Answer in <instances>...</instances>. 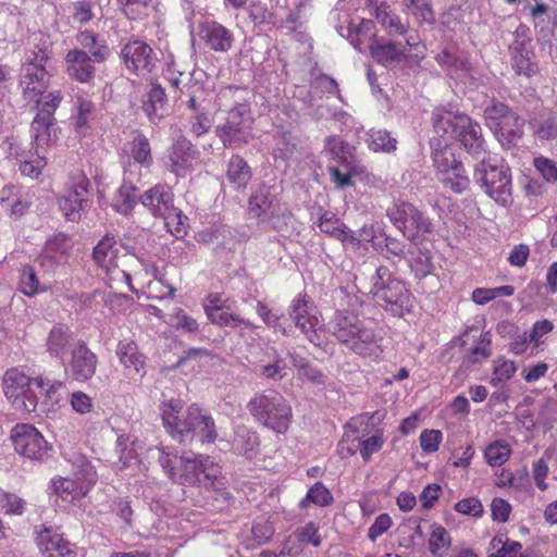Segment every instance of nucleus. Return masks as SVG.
<instances>
[{
    "label": "nucleus",
    "instance_id": "f257e3e1",
    "mask_svg": "<svg viewBox=\"0 0 557 557\" xmlns=\"http://www.w3.org/2000/svg\"><path fill=\"white\" fill-rule=\"evenodd\" d=\"M329 329L339 343L358 356L370 361L382 358L381 341L356 314L345 310L336 311L329 322Z\"/></svg>",
    "mask_w": 557,
    "mask_h": 557
},
{
    "label": "nucleus",
    "instance_id": "f03ea898",
    "mask_svg": "<svg viewBox=\"0 0 557 557\" xmlns=\"http://www.w3.org/2000/svg\"><path fill=\"white\" fill-rule=\"evenodd\" d=\"M159 453V463L175 483L182 485L213 483L220 473L219 466L209 456L185 453L178 457L164 447H160Z\"/></svg>",
    "mask_w": 557,
    "mask_h": 557
},
{
    "label": "nucleus",
    "instance_id": "7ed1b4c3",
    "mask_svg": "<svg viewBox=\"0 0 557 557\" xmlns=\"http://www.w3.org/2000/svg\"><path fill=\"white\" fill-rule=\"evenodd\" d=\"M385 417L384 412L362 413L351 418L344 426L345 432L341 442L350 443L346 448L347 456L359 451L364 461H369L373 454L379 453L384 443V430L380 426Z\"/></svg>",
    "mask_w": 557,
    "mask_h": 557
},
{
    "label": "nucleus",
    "instance_id": "20e7f679",
    "mask_svg": "<svg viewBox=\"0 0 557 557\" xmlns=\"http://www.w3.org/2000/svg\"><path fill=\"white\" fill-rule=\"evenodd\" d=\"M247 409L257 423L278 434H284L292 423V406L274 388L255 393L247 404Z\"/></svg>",
    "mask_w": 557,
    "mask_h": 557
},
{
    "label": "nucleus",
    "instance_id": "39448f33",
    "mask_svg": "<svg viewBox=\"0 0 557 557\" xmlns=\"http://www.w3.org/2000/svg\"><path fill=\"white\" fill-rule=\"evenodd\" d=\"M370 294L380 306L394 315L401 317L413 307V298L405 283L384 265L379 267L371 277Z\"/></svg>",
    "mask_w": 557,
    "mask_h": 557
},
{
    "label": "nucleus",
    "instance_id": "423d86ee",
    "mask_svg": "<svg viewBox=\"0 0 557 557\" xmlns=\"http://www.w3.org/2000/svg\"><path fill=\"white\" fill-rule=\"evenodd\" d=\"M73 478H54L50 487L65 502H75L85 497L97 482V472L90 461L79 453L69 457Z\"/></svg>",
    "mask_w": 557,
    "mask_h": 557
},
{
    "label": "nucleus",
    "instance_id": "0eeeda50",
    "mask_svg": "<svg viewBox=\"0 0 557 557\" xmlns=\"http://www.w3.org/2000/svg\"><path fill=\"white\" fill-rule=\"evenodd\" d=\"M474 178L495 202L503 207L511 203V173L503 162L483 159L475 168Z\"/></svg>",
    "mask_w": 557,
    "mask_h": 557
},
{
    "label": "nucleus",
    "instance_id": "6e6552de",
    "mask_svg": "<svg viewBox=\"0 0 557 557\" xmlns=\"http://www.w3.org/2000/svg\"><path fill=\"white\" fill-rule=\"evenodd\" d=\"M45 379H32L21 370L13 368L5 372L3 391L13 408L21 412H34L38 405L37 388H44Z\"/></svg>",
    "mask_w": 557,
    "mask_h": 557
},
{
    "label": "nucleus",
    "instance_id": "1a4fd4ad",
    "mask_svg": "<svg viewBox=\"0 0 557 557\" xmlns=\"http://www.w3.org/2000/svg\"><path fill=\"white\" fill-rule=\"evenodd\" d=\"M289 318L295 326L314 346L323 347L326 344V331L321 313L306 294H298L288 307Z\"/></svg>",
    "mask_w": 557,
    "mask_h": 557
},
{
    "label": "nucleus",
    "instance_id": "9d476101",
    "mask_svg": "<svg viewBox=\"0 0 557 557\" xmlns=\"http://www.w3.org/2000/svg\"><path fill=\"white\" fill-rule=\"evenodd\" d=\"M432 159L436 175L446 188L457 194L469 188V176L450 148H443L441 143L432 141Z\"/></svg>",
    "mask_w": 557,
    "mask_h": 557
},
{
    "label": "nucleus",
    "instance_id": "9b49d317",
    "mask_svg": "<svg viewBox=\"0 0 557 557\" xmlns=\"http://www.w3.org/2000/svg\"><path fill=\"white\" fill-rule=\"evenodd\" d=\"M391 222L411 242L431 232V222L416 207L405 201L394 202L386 211Z\"/></svg>",
    "mask_w": 557,
    "mask_h": 557
},
{
    "label": "nucleus",
    "instance_id": "f8f14e48",
    "mask_svg": "<svg viewBox=\"0 0 557 557\" xmlns=\"http://www.w3.org/2000/svg\"><path fill=\"white\" fill-rule=\"evenodd\" d=\"M94 260L108 275L111 283H124L131 286V275L122 268L126 255L120 256L117 242L112 235H106L94 248Z\"/></svg>",
    "mask_w": 557,
    "mask_h": 557
},
{
    "label": "nucleus",
    "instance_id": "ddd939ff",
    "mask_svg": "<svg viewBox=\"0 0 557 557\" xmlns=\"http://www.w3.org/2000/svg\"><path fill=\"white\" fill-rule=\"evenodd\" d=\"M14 450L30 460L44 461L50 456L52 445L33 425L18 423L11 431Z\"/></svg>",
    "mask_w": 557,
    "mask_h": 557
},
{
    "label": "nucleus",
    "instance_id": "4468645a",
    "mask_svg": "<svg viewBox=\"0 0 557 557\" xmlns=\"http://www.w3.org/2000/svg\"><path fill=\"white\" fill-rule=\"evenodd\" d=\"M251 117L247 104H237L227 113L226 122L216 127V135L224 147L238 148L251 137Z\"/></svg>",
    "mask_w": 557,
    "mask_h": 557
},
{
    "label": "nucleus",
    "instance_id": "2eb2a0df",
    "mask_svg": "<svg viewBox=\"0 0 557 557\" xmlns=\"http://www.w3.org/2000/svg\"><path fill=\"white\" fill-rule=\"evenodd\" d=\"M0 149L7 158L15 160L21 174L29 178H37L47 165L46 157L36 149H26L18 136L7 137Z\"/></svg>",
    "mask_w": 557,
    "mask_h": 557
},
{
    "label": "nucleus",
    "instance_id": "dca6fc26",
    "mask_svg": "<svg viewBox=\"0 0 557 557\" xmlns=\"http://www.w3.org/2000/svg\"><path fill=\"white\" fill-rule=\"evenodd\" d=\"M49 59L47 52L40 49L27 57L21 70L20 85L26 99L33 100L41 96L48 87V73L45 63Z\"/></svg>",
    "mask_w": 557,
    "mask_h": 557
},
{
    "label": "nucleus",
    "instance_id": "f3484780",
    "mask_svg": "<svg viewBox=\"0 0 557 557\" xmlns=\"http://www.w3.org/2000/svg\"><path fill=\"white\" fill-rule=\"evenodd\" d=\"M180 431V437L175 440L181 443L193 438H198L201 443H213L218 437L212 417L196 404L188 407Z\"/></svg>",
    "mask_w": 557,
    "mask_h": 557
},
{
    "label": "nucleus",
    "instance_id": "a211bd4d",
    "mask_svg": "<svg viewBox=\"0 0 557 557\" xmlns=\"http://www.w3.org/2000/svg\"><path fill=\"white\" fill-rule=\"evenodd\" d=\"M89 180L84 174L73 176L64 194L58 199L60 210L66 220L79 221L88 202Z\"/></svg>",
    "mask_w": 557,
    "mask_h": 557
},
{
    "label": "nucleus",
    "instance_id": "6ab92c4d",
    "mask_svg": "<svg viewBox=\"0 0 557 557\" xmlns=\"http://www.w3.org/2000/svg\"><path fill=\"white\" fill-rule=\"evenodd\" d=\"M36 545L42 557H77V547L57 529L41 524L35 528Z\"/></svg>",
    "mask_w": 557,
    "mask_h": 557
},
{
    "label": "nucleus",
    "instance_id": "aec40b11",
    "mask_svg": "<svg viewBox=\"0 0 557 557\" xmlns=\"http://www.w3.org/2000/svg\"><path fill=\"white\" fill-rule=\"evenodd\" d=\"M122 58L129 71L141 76L149 74L156 64L151 47L140 40L126 44L122 49Z\"/></svg>",
    "mask_w": 557,
    "mask_h": 557
},
{
    "label": "nucleus",
    "instance_id": "412c9836",
    "mask_svg": "<svg viewBox=\"0 0 557 557\" xmlns=\"http://www.w3.org/2000/svg\"><path fill=\"white\" fill-rule=\"evenodd\" d=\"M249 214L259 222L269 223L282 213L276 195L268 186L259 187L249 198Z\"/></svg>",
    "mask_w": 557,
    "mask_h": 557
},
{
    "label": "nucleus",
    "instance_id": "4be33fe9",
    "mask_svg": "<svg viewBox=\"0 0 557 557\" xmlns=\"http://www.w3.org/2000/svg\"><path fill=\"white\" fill-rule=\"evenodd\" d=\"M98 358L83 341H78L71 349L69 370L71 376L78 382H86L94 376Z\"/></svg>",
    "mask_w": 557,
    "mask_h": 557
},
{
    "label": "nucleus",
    "instance_id": "5701e85b",
    "mask_svg": "<svg viewBox=\"0 0 557 557\" xmlns=\"http://www.w3.org/2000/svg\"><path fill=\"white\" fill-rule=\"evenodd\" d=\"M374 16L391 36H404L406 47L419 48L420 41L417 33L401 23L399 16L391 10L388 4L381 2L375 5Z\"/></svg>",
    "mask_w": 557,
    "mask_h": 557
},
{
    "label": "nucleus",
    "instance_id": "b1692460",
    "mask_svg": "<svg viewBox=\"0 0 557 557\" xmlns=\"http://www.w3.org/2000/svg\"><path fill=\"white\" fill-rule=\"evenodd\" d=\"M197 160V151L193 148L191 143L185 137L175 140L169 150L166 168L176 176H186Z\"/></svg>",
    "mask_w": 557,
    "mask_h": 557
},
{
    "label": "nucleus",
    "instance_id": "393cba45",
    "mask_svg": "<svg viewBox=\"0 0 557 557\" xmlns=\"http://www.w3.org/2000/svg\"><path fill=\"white\" fill-rule=\"evenodd\" d=\"M467 114L453 112L442 108L435 109L432 114L433 128L437 137H433L430 141H437L442 144V147H448V143L455 139L457 133L461 126V117H466Z\"/></svg>",
    "mask_w": 557,
    "mask_h": 557
},
{
    "label": "nucleus",
    "instance_id": "a878e982",
    "mask_svg": "<svg viewBox=\"0 0 557 557\" xmlns=\"http://www.w3.org/2000/svg\"><path fill=\"white\" fill-rule=\"evenodd\" d=\"M72 248L73 240L69 235L64 233L54 234L47 239L40 255V262L48 269L63 264L67 261Z\"/></svg>",
    "mask_w": 557,
    "mask_h": 557
},
{
    "label": "nucleus",
    "instance_id": "bb28decb",
    "mask_svg": "<svg viewBox=\"0 0 557 557\" xmlns=\"http://www.w3.org/2000/svg\"><path fill=\"white\" fill-rule=\"evenodd\" d=\"M115 354L127 375H137L141 379L146 374V357L139 351L135 342L120 341Z\"/></svg>",
    "mask_w": 557,
    "mask_h": 557
},
{
    "label": "nucleus",
    "instance_id": "cd10ccee",
    "mask_svg": "<svg viewBox=\"0 0 557 557\" xmlns=\"http://www.w3.org/2000/svg\"><path fill=\"white\" fill-rule=\"evenodd\" d=\"M140 201L154 216H164L173 212L174 196L171 187L168 185L157 184L152 188L145 191L140 197Z\"/></svg>",
    "mask_w": 557,
    "mask_h": 557
},
{
    "label": "nucleus",
    "instance_id": "c85d7f7f",
    "mask_svg": "<svg viewBox=\"0 0 557 557\" xmlns=\"http://www.w3.org/2000/svg\"><path fill=\"white\" fill-rule=\"evenodd\" d=\"M200 37L213 51L226 52L231 49L234 37L230 29L215 21L200 24Z\"/></svg>",
    "mask_w": 557,
    "mask_h": 557
},
{
    "label": "nucleus",
    "instance_id": "c756f323",
    "mask_svg": "<svg viewBox=\"0 0 557 557\" xmlns=\"http://www.w3.org/2000/svg\"><path fill=\"white\" fill-rule=\"evenodd\" d=\"M66 72L70 77L88 83L95 75L94 58L87 51L72 49L65 55Z\"/></svg>",
    "mask_w": 557,
    "mask_h": 557
},
{
    "label": "nucleus",
    "instance_id": "7c9ffc66",
    "mask_svg": "<svg viewBox=\"0 0 557 557\" xmlns=\"http://www.w3.org/2000/svg\"><path fill=\"white\" fill-rule=\"evenodd\" d=\"M288 363L278 351L271 347L256 366V373L268 381H281L288 374Z\"/></svg>",
    "mask_w": 557,
    "mask_h": 557
},
{
    "label": "nucleus",
    "instance_id": "2f4dec72",
    "mask_svg": "<svg viewBox=\"0 0 557 557\" xmlns=\"http://www.w3.org/2000/svg\"><path fill=\"white\" fill-rule=\"evenodd\" d=\"M455 138L458 139L465 149L473 156H480L484 151L482 128L480 124L474 122L468 115H466V117H461V126Z\"/></svg>",
    "mask_w": 557,
    "mask_h": 557
},
{
    "label": "nucleus",
    "instance_id": "473e14b6",
    "mask_svg": "<svg viewBox=\"0 0 557 557\" xmlns=\"http://www.w3.org/2000/svg\"><path fill=\"white\" fill-rule=\"evenodd\" d=\"M370 55L385 67L395 69L406 60L407 52L401 45L380 40Z\"/></svg>",
    "mask_w": 557,
    "mask_h": 557
},
{
    "label": "nucleus",
    "instance_id": "72a5a7b5",
    "mask_svg": "<svg viewBox=\"0 0 557 557\" xmlns=\"http://www.w3.org/2000/svg\"><path fill=\"white\" fill-rule=\"evenodd\" d=\"M73 333L71 329L63 324L54 325L48 334L46 346L50 356L63 359L65 354L72 347Z\"/></svg>",
    "mask_w": 557,
    "mask_h": 557
},
{
    "label": "nucleus",
    "instance_id": "f704fd0d",
    "mask_svg": "<svg viewBox=\"0 0 557 557\" xmlns=\"http://www.w3.org/2000/svg\"><path fill=\"white\" fill-rule=\"evenodd\" d=\"M350 42L361 53L371 54L374 46L380 39L375 33V25L370 20H361L356 28L349 34Z\"/></svg>",
    "mask_w": 557,
    "mask_h": 557
},
{
    "label": "nucleus",
    "instance_id": "c9c22d12",
    "mask_svg": "<svg viewBox=\"0 0 557 557\" xmlns=\"http://www.w3.org/2000/svg\"><path fill=\"white\" fill-rule=\"evenodd\" d=\"M55 119L44 117V115H37L34 117L30 125V137L32 145L35 149L42 153V150L49 146L51 140L55 137L54 128Z\"/></svg>",
    "mask_w": 557,
    "mask_h": 557
},
{
    "label": "nucleus",
    "instance_id": "e433bc0d",
    "mask_svg": "<svg viewBox=\"0 0 557 557\" xmlns=\"http://www.w3.org/2000/svg\"><path fill=\"white\" fill-rule=\"evenodd\" d=\"M183 409V401L181 399H169L162 401L160 405V412L164 428L175 440V437H180L181 424L184 418H181V412Z\"/></svg>",
    "mask_w": 557,
    "mask_h": 557
},
{
    "label": "nucleus",
    "instance_id": "4c0bfd02",
    "mask_svg": "<svg viewBox=\"0 0 557 557\" xmlns=\"http://www.w3.org/2000/svg\"><path fill=\"white\" fill-rule=\"evenodd\" d=\"M512 67L518 75L532 77L539 73L535 54L523 42L518 44L512 52Z\"/></svg>",
    "mask_w": 557,
    "mask_h": 557
},
{
    "label": "nucleus",
    "instance_id": "58836bf2",
    "mask_svg": "<svg viewBox=\"0 0 557 557\" xmlns=\"http://www.w3.org/2000/svg\"><path fill=\"white\" fill-rule=\"evenodd\" d=\"M232 447L237 454L252 458L259 447L258 434L244 425L237 426Z\"/></svg>",
    "mask_w": 557,
    "mask_h": 557
},
{
    "label": "nucleus",
    "instance_id": "ea45409f",
    "mask_svg": "<svg viewBox=\"0 0 557 557\" xmlns=\"http://www.w3.org/2000/svg\"><path fill=\"white\" fill-rule=\"evenodd\" d=\"M449 532L438 523H432L428 539V549L433 557H447L451 547Z\"/></svg>",
    "mask_w": 557,
    "mask_h": 557
},
{
    "label": "nucleus",
    "instance_id": "a19ab883",
    "mask_svg": "<svg viewBox=\"0 0 557 557\" xmlns=\"http://www.w3.org/2000/svg\"><path fill=\"white\" fill-rule=\"evenodd\" d=\"M324 152L327 153L333 161L331 164L357 162L355 148L342 140L338 136H329L325 138Z\"/></svg>",
    "mask_w": 557,
    "mask_h": 557
},
{
    "label": "nucleus",
    "instance_id": "79ce46f5",
    "mask_svg": "<svg viewBox=\"0 0 557 557\" xmlns=\"http://www.w3.org/2000/svg\"><path fill=\"white\" fill-rule=\"evenodd\" d=\"M483 116L486 126L494 132L498 129L504 120H516V112H513L506 103L497 100H492L486 104L483 111Z\"/></svg>",
    "mask_w": 557,
    "mask_h": 557
},
{
    "label": "nucleus",
    "instance_id": "37998d69",
    "mask_svg": "<svg viewBox=\"0 0 557 557\" xmlns=\"http://www.w3.org/2000/svg\"><path fill=\"white\" fill-rule=\"evenodd\" d=\"M226 177L236 189H244L251 178L250 168L242 157L233 156L227 164Z\"/></svg>",
    "mask_w": 557,
    "mask_h": 557
},
{
    "label": "nucleus",
    "instance_id": "c03bdc74",
    "mask_svg": "<svg viewBox=\"0 0 557 557\" xmlns=\"http://www.w3.org/2000/svg\"><path fill=\"white\" fill-rule=\"evenodd\" d=\"M368 148L373 152L393 153L397 149V139L386 129H370L367 133Z\"/></svg>",
    "mask_w": 557,
    "mask_h": 557
},
{
    "label": "nucleus",
    "instance_id": "a18cd8bd",
    "mask_svg": "<svg viewBox=\"0 0 557 557\" xmlns=\"http://www.w3.org/2000/svg\"><path fill=\"white\" fill-rule=\"evenodd\" d=\"M524 120L516 113V120H504L493 133L503 146L515 145L523 135Z\"/></svg>",
    "mask_w": 557,
    "mask_h": 557
},
{
    "label": "nucleus",
    "instance_id": "49530a36",
    "mask_svg": "<svg viewBox=\"0 0 557 557\" xmlns=\"http://www.w3.org/2000/svg\"><path fill=\"white\" fill-rule=\"evenodd\" d=\"M533 134L541 140H549L557 136V119L552 112H543L530 122Z\"/></svg>",
    "mask_w": 557,
    "mask_h": 557
},
{
    "label": "nucleus",
    "instance_id": "de8ad7c7",
    "mask_svg": "<svg viewBox=\"0 0 557 557\" xmlns=\"http://www.w3.org/2000/svg\"><path fill=\"white\" fill-rule=\"evenodd\" d=\"M125 151L129 154V157L141 166H150L152 163V156L150 144L147 137L138 134L134 137V139L128 144Z\"/></svg>",
    "mask_w": 557,
    "mask_h": 557
},
{
    "label": "nucleus",
    "instance_id": "09e8293b",
    "mask_svg": "<svg viewBox=\"0 0 557 557\" xmlns=\"http://www.w3.org/2000/svg\"><path fill=\"white\" fill-rule=\"evenodd\" d=\"M329 172L337 188L350 187L354 185L352 176L358 173V164L357 162L330 164Z\"/></svg>",
    "mask_w": 557,
    "mask_h": 557
},
{
    "label": "nucleus",
    "instance_id": "8fccbe9b",
    "mask_svg": "<svg viewBox=\"0 0 557 557\" xmlns=\"http://www.w3.org/2000/svg\"><path fill=\"white\" fill-rule=\"evenodd\" d=\"M137 201L136 188L131 183H123L117 189L113 200V209L122 214H128Z\"/></svg>",
    "mask_w": 557,
    "mask_h": 557
},
{
    "label": "nucleus",
    "instance_id": "3c124183",
    "mask_svg": "<svg viewBox=\"0 0 557 557\" xmlns=\"http://www.w3.org/2000/svg\"><path fill=\"white\" fill-rule=\"evenodd\" d=\"M165 94L160 86H152L144 102V110L150 121L156 122L164 114Z\"/></svg>",
    "mask_w": 557,
    "mask_h": 557
},
{
    "label": "nucleus",
    "instance_id": "603ef678",
    "mask_svg": "<svg viewBox=\"0 0 557 557\" xmlns=\"http://www.w3.org/2000/svg\"><path fill=\"white\" fill-rule=\"evenodd\" d=\"M77 42L82 46V50L88 52L94 61L102 62L109 54V49L104 44H100L91 32L85 30L77 35Z\"/></svg>",
    "mask_w": 557,
    "mask_h": 557
},
{
    "label": "nucleus",
    "instance_id": "864d4df0",
    "mask_svg": "<svg viewBox=\"0 0 557 557\" xmlns=\"http://www.w3.org/2000/svg\"><path fill=\"white\" fill-rule=\"evenodd\" d=\"M334 502L333 495L330 490L322 483H314L307 492L306 496L299 502L300 508H306L310 504L326 507Z\"/></svg>",
    "mask_w": 557,
    "mask_h": 557
},
{
    "label": "nucleus",
    "instance_id": "5fc2aeb1",
    "mask_svg": "<svg viewBox=\"0 0 557 557\" xmlns=\"http://www.w3.org/2000/svg\"><path fill=\"white\" fill-rule=\"evenodd\" d=\"M18 290L25 296L33 297L47 288L40 284L33 267L24 265L20 271Z\"/></svg>",
    "mask_w": 557,
    "mask_h": 557
},
{
    "label": "nucleus",
    "instance_id": "6e6d98bb",
    "mask_svg": "<svg viewBox=\"0 0 557 557\" xmlns=\"http://www.w3.org/2000/svg\"><path fill=\"white\" fill-rule=\"evenodd\" d=\"M511 455V447L505 441H495L486 446L484 457L491 467L503 466Z\"/></svg>",
    "mask_w": 557,
    "mask_h": 557
},
{
    "label": "nucleus",
    "instance_id": "4d7b16f0",
    "mask_svg": "<svg viewBox=\"0 0 557 557\" xmlns=\"http://www.w3.org/2000/svg\"><path fill=\"white\" fill-rule=\"evenodd\" d=\"M208 319L220 326H230V327H244L251 329L253 327L252 323L248 320L243 319L238 314L230 312V309H221L215 313H209Z\"/></svg>",
    "mask_w": 557,
    "mask_h": 557
},
{
    "label": "nucleus",
    "instance_id": "13d9d810",
    "mask_svg": "<svg viewBox=\"0 0 557 557\" xmlns=\"http://www.w3.org/2000/svg\"><path fill=\"white\" fill-rule=\"evenodd\" d=\"M123 13L129 20H143L149 15L151 0H119Z\"/></svg>",
    "mask_w": 557,
    "mask_h": 557
},
{
    "label": "nucleus",
    "instance_id": "bf43d9fd",
    "mask_svg": "<svg viewBox=\"0 0 557 557\" xmlns=\"http://www.w3.org/2000/svg\"><path fill=\"white\" fill-rule=\"evenodd\" d=\"M62 100V94L59 90L51 91L44 96V94L37 99H33L32 101H35L37 104V115H44V117H47L49 115V119H54V112L60 106Z\"/></svg>",
    "mask_w": 557,
    "mask_h": 557
},
{
    "label": "nucleus",
    "instance_id": "052dcab7",
    "mask_svg": "<svg viewBox=\"0 0 557 557\" xmlns=\"http://www.w3.org/2000/svg\"><path fill=\"white\" fill-rule=\"evenodd\" d=\"M409 264L418 278L428 276L434 270L431 253L428 250L419 249L418 252L410 258Z\"/></svg>",
    "mask_w": 557,
    "mask_h": 557
},
{
    "label": "nucleus",
    "instance_id": "680f3d73",
    "mask_svg": "<svg viewBox=\"0 0 557 557\" xmlns=\"http://www.w3.org/2000/svg\"><path fill=\"white\" fill-rule=\"evenodd\" d=\"M517 364L512 360L497 359L494 361V369L491 379L493 386H498L502 383L510 380L517 372Z\"/></svg>",
    "mask_w": 557,
    "mask_h": 557
},
{
    "label": "nucleus",
    "instance_id": "e2e57ef3",
    "mask_svg": "<svg viewBox=\"0 0 557 557\" xmlns=\"http://www.w3.org/2000/svg\"><path fill=\"white\" fill-rule=\"evenodd\" d=\"M318 226L321 232L336 238L341 239L347 226L337 219L333 213H324L320 216Z\"/></svg>",
    "mask_w": 557,
    "mask_h": 557
},
{
    "label": "nucleus",
    "instance_id": "0e129e2a",
    "mask_svg": "<svg viewBox=\"0 0 557 557\" xmlns=\"http://www.w3.org/2000/svg\"><path fill=\"white\" fill-rule=\"evenodd\" d=\"M164 224L169 232L177 238H181L186 233L187 216L183 215L182 211L173 208V212L162 216Z\"/></svg>",
    "mask_w": 557,
    "mask_h": 557
},
{
    "label": "nucleus",
    "instance_id": "69168bd1",
    "mask_svg": "<svg viewBox=\"0 0 557 557\" xmlns=\"http://www.w3.org/2000/svg\"><path fill=\"white\" fill-rule=\"evenodd\" d=\"M339 240L344 249L349 253L362 257L368 252V245L348 227L345 230Z\"/></svg>",
    "mask_w": 557,
    "mask_h": 557
},
{
    "label": "nucleus",
    "instance_id": "338daca9",
    "mask_svg": "<svg viewBox=\"0 0 557 557\" xmlns=\"http://www.w3.org/2000/svg\"><path fill=\"white\" fill-rule=\"evenodd\" d=\"M406 8L418 21L431 23L434 14L429 0H405Z\"/></svg>",
    "mask_w": 557,
    "mask_h": 557
},
{
    "label": "nucleus",
    "instance_id": "774afa93",
    "mask_svg": "<svg viewBox=\"0 0 557 557\" xmlns=\"http://www.w3.org/2000/svg\"><path fill=\"white\" fill-rule=\"evenodd\" d=\"M442 442L443 433L435 429L424 430L419 436L420 447L425 454L437 451Z\"/></svg>",
    "mask_w": 557,
    "mask_h": 557
}]
</instances>
